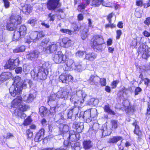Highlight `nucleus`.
<instances>
[{
    "mask_svg": "<svg viewBox=\"0 0 150 150\" xmlns=\"http://www.w3.org/2000/svg\"><path fill=\"white\" fill-rule=\"evenodd\" d=\"M28 82L25 80H23L19 76H17L14 78L13 82L15 86H11L9 88L11 96L16 97L11 101V107L15 108L13 114L18 117H21L22 113L27 111L30 108L29 105L22 103L23 100L21 96L23 88H26Z\"/></svg>",
    "mask_w": 150,
    "mask_h": 150,
    "instance_id": "f257e3e1",
    "label": "nucleus"
},
{
    "mask_svg": "<svg viewBox=\"0 0 150 150\" xmlns=\"http://www.w3.org/2000/svg\"><path fill=\"white\" fill-rule=\"evenodd\" d=\"M22 19L21 16L12 14L8 18V21L6 25L7 30L12 31L17 29V26L21 24Z\"/></svg>",
    "mask_w": 150,
    "mask_h": 150,
    "instance_id": "f03ea898",
    "label": "nucleus"
},
{
    "mask_svg": "<svg viewBox=\"0 0 150 150\" xmlns=\"http://www.w3.org/2000/svg\"><path fill=\"white\" fill-rule=\"evenodd\" d=\"M91 47L94 50H101L103 48L102 45L104 43L103 38L100 35H94L90 41Z\"/></svg>",
    "mask_w": 150,
    "mask_h": 150,
    "instance_id": "7ed1b4c3",
    "label": "nucleus"
},
{
    "mask_svg": "<svg viewBox=\"0 0 150 150\" xmlns=\"http://www.w3.org/2000/svg\"><path fill=\"white\" fill-rule=\"evenodd\" d=\"M48 71L45 64H43L41 66H39L38 68V72L35 74L33 72L31 73V76L35 80H44L47 78Z\"/></svg>",
    "mask_w": 150,
    "mask_h": 150,
    "instance_id": "20e7f679",
    "label": "nucleus"
},
{
    "mask_svg": "<svg viewBox=\"0 0 150 150\" xmlns=\"http://www.w3.org/2000/svg\"><path fill=\"white\" fill-rule=\"evenodd\" d=\"M20 62L18 58L15 59L10 58L6 61L4 66V68L5 69H9L10 70H13L19 65Z\"/></svg>",
    "mask_w": 150,
    "mask_h": 150,
    "instance_id": "39448f33",
    "label": "nucleus"
},
{
    "mask_svg": "<svg viewBox=\"0 0 150 150\" xmlns=\"http://www.w3.org/2000/svg\"><path fill=\"white\" fill-rule=\"evenodd\" d=\"M61 0H47L46 5L47 9L51 11L56 10L60 7L61 4L60 2Z\"/></svg>",
    "mask_w": 150,
    "mask_h": 150,
    "instance_id": "423d86ee",
    "label": "nucleus"
},
{
    "mask_svg": "<svg viewBox=\"0 0 150 150\" xmlns=\"http://www.w3.org/2000/svg\"><path fill=\"white\" fill-rule=\"evenodd\" d=\"M46 35L42 30L35 31L32 32L30 35V38L31 40L35 42L42 39L46 36Z\"/></svg>",
    "mask_w": 150,
    "mask_h": 150,
    "instance_id": "0eeeda50",
    "label": "nucleus"
},
{
    "mask_svg": "<svg viewBox=\"0 0 150 150\" xmlns=\"http://www.w3.org/2000/svg\"><path fill=\"white\" fill-rule=\"evenodd\" d=\"M132 125L134 127L133 130L134 134L137 136V139L141 141L144 137V133L140 129L138 125V122L135 120L132 123Z\"/></svg>",
    "mask_w": 150,
    "mask_h": 150,
    "instance_id": "6e6552de",
    "label": "nucleus"
},
{
    "mask_svg": "<svg viewBox=\"0 0 150 150\" xmlns=\"http://www.w3.org/2000/svg\"><path fill=\"white\" fill-rule=\"evenodd\" d=\"M66 55L63 54L61 51H58L54 55L53 60L56 64H63L66 62Z\"/></svg>",
    "mask_w": 150,
    "mask_h": 150,
    "instance_id": "1a4fd4ad",
    "label": "nucleus"
},
{
    "mask_svg": "<svg viewBox=\"0 0 150 150\" xmlns=\"http://www.w3.org/2000/svg\"><path fill=\"white\" fill-rule=\"evenodd\" d=\"M146 46L142 44L139 46L138 52L139 53H142V57L144 59H146L150 56V47L146 48Z\"/></svg>",
    "mask_w": 150,
    "mask_h": 150,
    "instance_id": "9d476101",
    "label": "nucleus"
},
{
    "mask_svg": "<svg viewBox=\"0 0 150 150\" xmlns=\"http://www.w3.org/2000/svg\"><path fill=\"white\" fill-rule=\"evenodd\" d=\"M69 91L67 88L63 87L61 88L56 93L58 98H61L65 100L68 98Z\"/></svg>",
    "mask_w": 150,
    "mask_h": 150,
    "instance_id": "9b49d317",
    "label": "nucleus"
},
{
    "mask_svg": "<svg viewBox=\"0 0 150 150\" xmlns=\"http://www.w3.org/2000/svg\"><path fill=\"white\" fill-rule=\"evenodd\" d=\"M59 128L60 134L62 135L63 137H65L66 135L69 136L70 133L68 132L69 128L67 125L60 124L59 125Z\"/></svg>",
    "mask_w": 150,
    "mask_h": 150,
    "instance_id": "f8f14e48",
    "label": "nucleus"
},
{
    "mask_svg": "<svg viewBox=\"0 0 150 150\" xmlns=\"http://www.w3.org/2000/svg\"><path fill=\"white\" fill-rule=\"evenodd\" d=\"M45 132V130L44 129H40L35 134L34 139L35 142H39L40 141L43 139Z\"/></svg>",
    "mask_w": 150,
    "mask_h": 150,
    "instance_id": "ddd939ff",
    "label": "nucleus"
},
{
    "mask_svg": "<svg viewBox=\"0 0 150 150\" xmlns=\"http://www.w3.org/2000/svg\"><path fill=\"white\" fill-rule=\"evenodd\" d=\"M12 76L10 72H2L0 75V81L3 82L9 79Z\"/></svg>",
    "mask_w": 150,
    "mask_h": 150,
    "instance_id": "4468645a",
    "label": "nucleus"
},
{
    "mask_svg": "<svg viewBox=\"0 0 150 150\" xmlns=\"http://www.w3.org/2000/svg\"><path fill=\"white\" fill-rule=\"evenodd\" d=\"M99 77L97 75H91L88 80V82L91 85L97 86L98 84Z\"/></svg>",
    "mask_w": 150,
    "mask_h": 150,
    "instance_id": "2eb2a0df",
    "label": "nucleus"
},
{
    "mask_svg": "<svg viewBox=\"0 0 150 150\" xmlns=\"http://www.w3.org/2000/svg\"><path fill=\"white\" fill-rule=\"evenodd\" d=\"M62 42L64 47L68 48L72 45L71 40L68 37H64L62 38Z\"/></svg>",
    "mask_w": 150,
    "mask_h": 150,
    "instance_id": "dca6fc26",
    "label": "nucleus"
},
{
    "mask_svg": "<svg viewBox=\"0 0 150 150\" xmlns=\"http://www.w3.org/2000/svg\"><path fill=\"white\" fill-rule=\"evenodd\" d=\"M122 137L120 136H114L110 138L107 143L110 144H116L117 142L122 139Z\"/></svg>",
    "mask_w": 150,
    "mask_h": 150,
    "instance_id": "f3484780",
    "label": "nucleus"
},
{
    "mask_svg": "<svg viewBox=\"0 0 150 150\" xmlns=\"http://www.w3.org/2000/svg\"><path fill=\"white\" fill-rule=\"evenodd\" d=\"M80 137L79 133H76L75 134H70L67 139L72 142H76L79 140Z\"/></svg>",
    "mask_w": 150,
    "mask_h": 150,
    "instance_id": "a211bd4d",
    "label": "nucleus"
},
{
    "mask_svg": "<svg viewBox=\"0 0 150 150\" xmlns=\"http://www.w3.org/2000/svg\"><path fill=\"white\" fill-rule=\"evenodd\" d=\"M97 54L93 52L86 53L84 59L89 61L92 62L97 57Z\"/></svg>",
    "mask_w": 150,
    "mask_h": 150,
    "instance_id": "6ab92c4d",
    "label": "nucleus"
},
{
    "mask_svg": "<svg viewBox=\"0 0 150 150\" xmlns=\"http://www.w3.org/2000/svg\"><path fill=\"white\" fill-rule=\"evenodd\" d=\"M50 39L48 38H45L43 39L41 42L40 45V46L44 51H46L47 50V45L48 43L49 42Z\"/></svg>",
    "mask_w": 150,
    "mask_h": 150,
    "instance_id": "aec40b11",
    "label": "nucleus"
},
{
    "mask_svg": "<svg viewBox=\"0 0 150 150\" xmlns=\"http://www.w3.org/2000/svg\"><path fill=\"white\" fill-rule=\"evenodd\" d=\"M33 10V7L30 4H27L24 6L22 8L23 12L27 15L31 13Z\"/></svg>",
    "mask_w": 150,
    "mask_h": 150,
    "instance_id": "412c9836",
    "label": "nucleus"
},
{
    "mask_svg": "<svg viewBox=\"0 0 150 150\" xmlns=\"http://www.w3.org/2000/svg\"><path fill=\"white\" fill-rule=\"evenodd\" d=\"M128 91V89L125 87H123L121 89L119 90L117 93V96L119 98H124V94L127 95V91Z\"/></svg>",
    "mask_w": 150,
    "mask_h": 150,
    "instance_id": "4be33fe9",
    "label": "nucleus"
},
{
    "mask_svg": "<svg viewBox=\"0 0 150 150\" xmlns=\"http://www.w3.org/2000/svg\"><path fill=\"white\" fill-rule=\"evenodd\" d=\"M49 110L44 106H41L39 108V112L40 116L43 117L49 113Z\"/></svg>",
    "mask_w": 150,
    "mask_h": 150,
    "instance_id": "5701e85b",
    "label": "nucleus"
},
{
    "mask_svg": "<svg viewBox=\"0 0 150 150\" xmlns=\"http://www.w3.org/2000/svg\"><path fill=\"white\" fill-rule=\"evenodd\" d=\"M103 108L104 111L109 114L113 115L116 114V113L110 108V106L108 104L105 105Z\"/></svg>",
    "mask_w": 150,
    "mask_h": 150,
    "instance_id": "b1692460",
    "label": "nucleus"
},
{
    "mask_svg": "<svg viewBox=\"0 0 150 150\" xmlns=\"http://www.w3.org/2000/svg\"><path fill=\"white\" fill-rule=\"evenodd\" d=\"M13 31H14L13 36V40L16 41H18L23 37H22V35L19 31L16 30V29Z\"/></svg>",
    "mask_w": 150,
    "mask_h": 150,
    "instance_id": "393cba45",
    "label": "nucleus"
},
{
    "mask_svg": "<svg viewBox=\"0 0 150 150\" xmlns=\"http://www.w3.org/2000/svg\"><path fill=\"white\" fill-rule=\"evenodd\" d=\"M19 32L21 34L22 37H24L27 33V28L24 25H20L19 29Z\"/></svg>",
    "mask_w": 150,
    "mask_h": 150,
    "instance_id": "a878e982",
    "label": "nucleus"
},
{
    "mask_svg": "<svg viewBox=\"0 0 150 150\" xmlns=\"http://www.w3.org/2000/svg\"><path fill=\"white\" fill-rule=\"evenodd\" d=\"M83 145V148L85 149H89L92 146L91 142L89 140L84 141Z\"/></svg>",
    "mask_w": 150,
    "mask_h": 150,
    "instance_id": "bb28decb",
    "label": "nucleus"
},
{
    "mask_svg": "<svg viewBox=\"0 0 150 150\" xmlns=\"http://www.w3.org/2000/svg\"><path fill=\"white\" fill-rule=\"evenodd\" d=\"M27 56L29 59H33L37 58L38 56V55L37 52L35 51H33L27 54Z\"/></svg>",
    "mask_w": 150,
    "mask_h": 150,
    "instance_id": "cd10ccee",
    "label": "nucleus"
},
{
    "mask_svg": "<svg viewBox=\"0 0 150 150\" xmlns=\"http://www.w3.org/2000/svg\"><path fill=\"white\" fill-rule=\"evenodd\" d=\"M66 60V62H64L63 64H64V66H65V71H67V70L66 69V67H67L70 68L72 67V65L73 63V61L72 60L70 59L69 60L67 56Z\"/></svg>",
    "mask_w": 150,
    "mask_h": 150,
    "instance_id": "c85d7f7f",
    "label": "nucleus"
},
{
    "mask_svg": "<svg viewBox=\"0 0 150 150\" xmlns=\"http://www.w3.org/2000/svg\"><path fill=\"white\" fill-rule=\"evenodd\" d=\"M25 46L23 45H21L17 47L16 48L13 49V52L15 53L22 52L25 50Z\"/></svg>",
    "mask_w": 150,
    "mask_h": 150,
    "instance_id": "c756f323",
    "label": "nucleus"
},
{
    "mask_svg": "<svg viewBox=\"0 0 150 150\" xmlns=\"http://www.w3.org/2000/svg\"><path fill=\"white\" fill-rule=\"evenodd\" d=\"M57 46L55 44H52L47 47V50H49L50 53L53 52L57 50Z\"/></svg>",
    "mask_w": 150,
    "mask_h": 150,
    "instance_id": "7c9ffc66",
    "label": "nucleus"
},
{
    "mask_svg": "<svg viewBox=\"0 0 150 150\" xmlns=\"http://www.w3.org/2000/svg\"><path fill=\"white\" fill-rule=\"evenodd\" d=\"M126 112L127 113L134 112L135 111V109L134 105H129L125 108Z\"/></svg>",
    "mask_w": 150,
    "mask_h": 150,
    "instance_id": "2f4dec72",
    "label": "nucleus"
},
{
    "mask_svg": "<svg viewBox=\"0 0 150 150\" xmlns=\"http://www.w3.org/2000/svg\"><path fill=\"white\" fill-rule=\"evenodd\" d=\"M32 122V119L30 117L28 116L24 120L22 124L25 126H27L31 124Z\"/></svg>",
    "mask_w": 150,
    "mask_h": 150,
    "instance_id": "473e14b6",
    "label": "nucleus"
},
{
    "mask_svg": "<svg viewBox=\"0 0 150 150\" xmlns=\"http://www.w3.org/2000/svg\"><path fill=\"white\" fill-rule=\"evenodd\" d=\"M48 99L47 101V102L48 103L49 101H55L57 98V93H53L51 94L48 97Z\"/></svg>",
    "mask_w": 150,
    "mask_h": 150,
    "instance_id": "72a5a7b5",
    "label": "nucleus"
},
{
    "mask_svg": "<svg viewBox=\"0 0 150 150\" xmlns=\"http://www.w3.org/2000/svg\"><path fill=\"white\" fill-rule=\"evenodd\" d=\"M110 122L111 124V128L113 129H116L118 128V121L115 120H111Z\"/></svg>",
    "mask_w": 150,
    "mask_h": 150,
    "instance_id": "f704fd0d",
    "label": "nucleus"
},
{
    "mask_svg": "<svg viewBox=\"0 0 150 150\" xmlns=\"http://www.w3.org/2000/svg\"><path fill=\"white\" fill-rule=\"evenodd\" d=\"M37 20L35 18H30L28 21L27 23L31 25L35 26L37 23Z\"/></svg>",
    "mask_w": 150,
    "mask_h": 150,
    "instance_id": "c9c22d12",
    "label": "nucleus"
},
{
    "mask_svg": "<svg viewBox=\"0 0 150 150\" xmlns=\"http://www.w3.org/2000/svg\"><path fill=\"white\" fill-rule=\"evenodd\" d=\"M60 81L63 83H67L66 73L61 74L59 76Z\"/></svg>",
    "mask_w": 150,
    "mask_h": 150,
    "instance_id": "e433bc0d",
    "label": "nucleus"
},
{
    "mask_svg": "<svg viewBox=\"0 0 150 150\" xmlns=\"http://www.w3.org/2000/svg\"><path fill=\"white\" fill-rule=\"evenodd\" d=\"M71 110H72V111L73 113L74 114V115L75 116L78 115L79 112V107H77L76 106H74V107L71 109Z\"/></svg>",
    "mask_w": 150,
    "mask_h": 150,
    "instance_id": "4c0bfd02",
    "label": "nucleus"
},
{
    "mask_svg": "<svg viewBox=\"0 0 150 150\" xmlns=\"http://www.w3.org/2000/svg\"><path fill=\"white\" fill-rule=\"evenodd\" d=\"M86 7V4L84 3H82L78 5L77 10L79 12H82V10H84Z\"/></svg>",
    "mask_w": 150,
    "mask_h": 150,
    "instance_id": "58836bf2",
    "label": "nucleus"
},
{
    "mask_svg": "<svg viewBox=\"0 0 150 150\" xmlns=\"http://www.w3.org/2000/svg\"><path fill=\"white\" fill-rule=\"evenodd\" d=\"M99 83L101 87L105 86L106 84V79L104 78H100Z\"/></svg>",
    "mask_w": 150,
    "mask_h": 150,
    "instance_id": "ea45409f",
    "label": "nucleus"
},
{
    "mask_svg": "<svg viewBox=\"0 0 150 150\" xmlns=\"http://www.w3.org/2000/svg\"><path fill=\"white\" fill-rule=\"evenodd\" d=\"M26 135L28 139L30 138L33 136V132L30 129H27L25 131Z\"/></svg>",
    "mask_w": 150,
    "mask_h": 150,
    "instance_id": "a19ab883",
    "label": "nucleus"
},
{
    "mask_svg": "<svg viewBox=\"0 0 150 150\" xmlns=\"http://www.w3.org/2000/svg\"><path fill=\"white\" fill-rule=\"evenodd\" d=\"M3 137L6 140L9 139L14 137L13 134L10 132H8L6 134V135H4Z\"/></svg>",
    "mask_w": 150,
    "mask_h": 150,
    "instance_id": "79ce46f5",
    "label": "nucleus"
},
{
    "mask_svg": "<svg viewBox=\"0 0 150 150\" xmlns=\"http://www.w3.org/2000/svg\"><path fill=\"white\" fill-rule=\"evenodd\" d=\"M71 147L74 148L75 150H80L81 144L80 142H76L74 144V145L72 146L71 145Z\"/></svg>",
    "mask_w": 150,
    "mask_h": 150,
    "instance_id": "37998d69",
    "label": "nucleus"
},
{
    "mask_svg": "<svg viewBox=\"0 0 150 150\" xmlns=\"http://www.w3.org/2000/svg\"><path fill=\"white\" fill-rule=\"evenodd\" d=\"M74 128L76 129L77 133H80L82 131V129L81 126H80L78 123L75 125Z\"/></svg>",
    "mask_w": 150,
    "mask_h": 150,
    "instance_id": "c03bdc74",
    "label": "nucleus"
},
{
    "mask_svg": "<svg viewBox=\"0 0 150 150\" xmlns=\"http://www.w3.org/2000/svg\"><path fill=\"white\" fill-rule=\"evenodd\" d=\"M116 39L117 40L119 39L122 34V32L120 29H117L116 30Z\"/></svg>",
    "mask_w": 150,
    "mask_h": 150,
    "instance_id": "a18cd8bd",
    "label": "nucleus"
},
{
    "mask_svg": "<svg viewBox=\"0 0 150 150\" xmlns=\"http://www.w3.org/2000/svg\"><path fill=\"white\" fill-rule=\"evenodd\" d=\"M60 31L62 33H67L69 35L71 34V31L69 29L62 28L60 29Z\"/></svg>",
    "mask_w": 150,
    "mask_h": 150,
    "instance_id": "49530a36",
    "label": "nucleus"
},
{
    "mask_svg": "<svg viewBox=\"0 0 150 150\" xmlns=\"http://www.w3.org/2000/svg\"><path fill=\"white\" fill-rule=\"evenodd\" d=\"M86 52L85 51L79 50L76 53V54L77 57H82L83 56Z\"/></svg>",
    "mask_w": 150,
    "mask_h": 150,
    "instance_id": "de8ad7c7",
    "label": "nucleus"
},
{
    "mask_svg": "<svg viewBox=\"0 0 150 150\" xmlns=\"http://www.w3.org/2000/svg\"><path fill=\"white\" fill-rule=\"evenodd\" d=\"M119 83V81L117 80H113L111 83V88L112 89L115 88L117 87V85Z\"/></svg>",
    "mask_w": 150,
    "mask_h": 150,
    "instance_id": "09e8293b",
    "label": "nucleus"
},
{
    "mask_svg": "<svg viewBox=\"0 0 150 150\" xmlns=\"http://www.w3.org/2000/svg\"><path fill=\"white\" fill-rule=\"evenodd\" d=\"M48 18H49L50 21L53 22L55 20V15L52 14V13H50L48 15Z\"/></svg>",
    "mask_w": 150,
    "mask_h": 150,
    "instance_id": "8fccbe9b",
    "label": "nucleus"
},
{
    "mask_svg": "<svg viewBox=\"0 0 150 150\" xmlns=\"http://www.w3.org/2000/svg\"><path fill=\"white\" fill-rule=\"evenodd\" d=\"M91 117L90 113L88 112H84L83 115V118L87 121Z\"/></svg>",
    "mask_w": 150,
    "mask_h": 150,
    "instance_id": "3c124183",
    "label": "nucleus"
},
{
    "mask_svg": "<svg viewBox=\"0 0 150 150\" xmlns=\"http://www.w3.org/2000/svg\"><path fill=\"white\" fill-rule=\"evenodd\" d=\"M114 15L113 12H111L107 16L106 19L109 23H111L112 18Z\"/></svg>",
    "mask_w": 150,
    "mask_h": 150,
    "instance_id": "603ef678",
    "label": "nucleus"
},
{
    "mask_svg": "<svg viewBox=\"0 0 150 150\" xmlns=\"http://www.w3.org/2000/svg\"><path fill=\"white\" fill-rule=\"evenodd\" d=\"M66 79L67 81L68 82L71 81L73 80V78L70 74L66 73Z\"/></svg>",
    "mask_w": 150,
    "mask_h": 150,
    "instance_id": "864d4df0",
    "label": "nucleus"
},
{
    "mask_svg": "<svg viewBox=\"0 0 150 150\" xmlns=\"http://www.w3.org/2000/svg\"><path fill=\"white\" fill-rule=\"evenodd\" d=\"M105 26L106 28H112L116 27L115 25L113 23H109L105 24Z\"/></svg>",
    "mask_w": 150,
    "mask_h": 150,
    "instance_id": "5fc2aeb1",
    "label": "nucleus"
},
{
    "mask_svg": "<svg viewBox=\"0 0 150 150\" xmlns=\"http://www.w3.org/2000/svg\"><path fill=\"white\" fill-rule=\"evenodd\" d=\"M15 72L16 74H21L23 70V69L21 67H18L15 68Z\"/></svg>",
    "mask_w": 150,
    "mask_h": 150,
    "instance_id": "6e6d98bb",
    "label": "nucleus"
},
{
    "mask_svg": "<svg viewBox=\"0 0 150 150\" xmlns=\"http://www.w3.org/2000/svg\"><path fill=\"white\" fill-rule=\"evenodd\" d=\"M142 91V89L140 87H136L134 90V95L136 96L138 95Z\"/></svg>",
    "mask_w": 150,
    "mask_h": 150,
    "instance_id": "4d7b16f0",
    "label": "nucleus"
},
{
    "mask_svg": "<svg viewBox=\"0 0 150 150\" xmlns=\"http://www.w3.org/2000/svg\"><path fill=\"white\" fill-rule=\"evenodd\" d=\"M136 6L140 7H142L143 5V1L142 0H138L136 2Z\"/></svg>",
    "mask_w": 150,
    "mask_h": 150,
    "instance_id": "13d9d810",
    "label": "nucleus"
},
{
    "mask_svg": "<svg viewBox=\"0 0 150 150\" xmlns=\"http://www.w3.org/2000/svg\"><path fill=\"white\" fill-rule=\"evenodd\" d=\"M34 98L32 96V94H30L28 97L26 99V102L27 103H29L32 101L33 100Z\"/></svg>",
    "mask_w": 150,
    "mask_h": 150,
    "instance_id": "bf43d9fd",
    "label": "nucleus"
},
{
    "mask_svg": "<svg viewBox=\"0 0 150 150\" xmlns=\"http://www.w3.org/2000/svg\"><path fill=\"white\" fill-rule=\"evenodd\" d=\"M87 32H83L81 34V37L82 40H85L87 37Z\"/></svg>",
    "mask_w": 150,
    "mask_h": 150,
    "instance_id": "052dcab7",
    "label": "nucleus"
},
{
    "mask_svg": "<svg viewBox=\"0 0 150 150\" xmlns=\"http://www.w3.org/2000/svg\"><path fill=\"white\" fill-rule=\"evenodd\" d=\"M142 81H143L144 82V84L145 85L147 86H148L149 84L150 83V80L148 78H144Z\"/></svg>",
    "mask_w": 150,
    "mask_h": 150,
    "instance_id": "680f3d73",
    "label": "nucleus"
},
{
    "mask_svg": "<svg viewBox=\"0 0 150 150\" xmlns=\"http://www.w3.org/2000/svg\"><path fill=\"white\" fill-rule=\"evenodd\" d=\"M144 23L146 25L149 26L150 24V17L146 18L144 21Z\"/></svg>",
    "mask_w": 150,
    "mask_h": 150,
    "instance_id": "e2e57ef3",
    "label": "nucleus"
},
{
    "mask_svg": "<svg viewBox=\"0 0 150 150\" xmlns=\"http://www.w3.org/2000/svg\"><path fill=\"white\" fill-rule=\"evenodd\" d=\"M70 109L69 110V111L67 114L68 117L69 118L71 119L73 115H74V114L73 113L72 111Z\"/></svg>",
    "mask_w": 150,
    "mask_h": 150,
    "instance_id": "0e129e2a",
    "label": "nucleus"
},
{
    "mask_svg": "<svg viewBox=\"0 0 150 150\" xmlns=\"http://www.w3.org/2000/svg\"><path fill=\"white\" fill-rule=\"evenodd\" d=\"M77 19L79 21H82L83 19V16L81 13H79L77 16Z\"/></svg>",
    "mask_w": 150,
    "mask_h": 150,
    "instance_id": "69168bd1",
    "label": "nucleus"
},
{
    "mask_svg": "<svg viewBox=\"0 0 150 150\" xmlns=\"http://www.w3.org/2000/svg\"><path fill=\"white\" fill-rule=\"evenodd\" d=\"M143 6L144 8H146L150 6V0L147 1L146 3L143 4Z\"/></svg>",
    "mask_w": 150,
    "mask_h": 150,
    "instance_id": "338daca9",
    "label": "nucleus"
},
{
    "mask_svg": "<svg viewBox=\"0 0 150 150\" xmlns=\"http://www.w3.org/2000/svg\"><path fill=\"white\" fill-rule=\"evenodd\" d=\"M146 115H150V103H148L146 112Z\"/></svg>",
    "mask_w": 150,
    "mask_h": 150,
    "instance_id": "774afa93",
    "label": "nucleus"
}]
</instances>
